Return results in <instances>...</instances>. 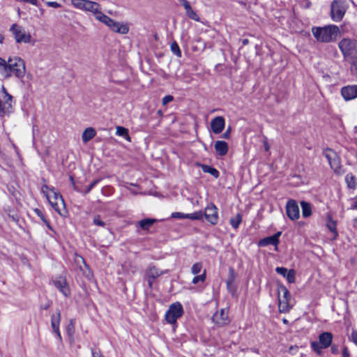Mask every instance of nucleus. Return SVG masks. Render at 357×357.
I'll return each mask as SVG.
<instances>
[{
    "mask_svg": "<svg viewBox=\"0 0 357 357\" xmlns=\"http://www.w3.org/2000/svg\"><path fill=\"white\" fill-rule=\"evenodd\" d=\"M312 33L317 42L322 43H334L341 36L340 29L335 24L312 26Z\"/></svg>",
    "mask_w": 357,
    "mask_h": 357,
    "instance_id": "f257e3e1",
    "label": "nucleus"
},
{
    "mask_svg": "<svg viewBox=\"0 0 357 357\" xmlns=\"http://www.w3.org/2000/svg\"><path fill=\"white\" fill-rule=\"evenodd\" d=\"M184 314V309L182 304L178 302L172 303L165 314V321L172 325L173 331H176L178 327V319L181 318Z\"/></svg>",
    "mask_w": 357,
    "mask_h": 357,
    "instance_id": "f03ea898",
    "label": "nucleus"
},
{
    "mask_svg": "<svg viewBox=\"0 0 357 357\" xmlns=\"http://www.w3.org/2000/svg\"><path fill=\"white\" fill-rule=\"evenodd\" d=\"M96 18L109 26L114 32L121 34H126L129 31V26L128 24L116 22L103 13H99L98 15L96 16Z\"/></svg>",
    "mask_w": 357,
    "mask_h": 357,
    "instance_id": "7ed1b4c3",
    "label": "nucleus"
},
{
    "mask_svg": "<svg viewBox=\"0 0 357 357\" xmlns=\"http://www.w3.org/2000/svg\"><path fill=\"white\" fill-rule=\"evenodd\" d=\"M8 65L10 66V69L7 70L6 78L10 77L12 73H14L17 78L24 77L26 72L25 63L20 57L16 56L14 59L8 58Z\"/></svg>",
    "mask_w": 357,
    "mask_h": 357,
    "instance_id": "20e7f679",
    "label": "nucleus"
},
{
    "mask_svg": "<svg viewBox=\"0 0 357 357\" xmlns=\"http://www.w3.org/2000/svg\"><path fill=\"white\" fill-rule=\"evenodd\" d=\"M333 335L331 332H322L319 335V342L312 341L310 343L312 349L318 355L322 354V349L328 348L333 342Z\"/></svg>",
    "mask_w": 357,
    "mask_h": 357,
    "instance_id": "39448f33",
    "label": "nucleus"
},
{
    "mask_svg": "<svg viewBox=\"0 0 357 357\" xmlns=\"http://www.w3.org/2000/svg\"><path fill=\"white\" fill-rule=\"evenodd\" d=\"M345 0H333L331 4L330 16L333 21L340 22L346 13Z\"/></svg>",
    "mask_w": 357,
    "mask_h": 357,
    "instance_id": "423d86ee",
    "label": "nucleus"
},
{
    "mask_svg": "<svg viewBox=\"0 0 357 357\" xmlns=\"http://www.w3.org/2000/svg\"><path fill=\"white\" fill-rule=\"evenodd\" d=\"M338 47L344 58H347L357 50V40L351 38H343L338 43Z\"/></svg>",
    "mask_w": 357,
    "mask_h": 357,
    "instance_id": "0eeeda50",
    "label": "nucleus"
},
{
    "mask_svg": "<svg viewBox=\"0 0 357 357\" xmlns=\"http://www.w3.org/2000/svg\"><path fill=\"white\" fill-rule=\"evenodd\" d=\"M9 31L13 33L17 43H31V36L27 33L25 29L18 25L13 24L9 29Z\"/></svg>",
    "mask_w": 357,
    "mask_h": 357,
    "instance_id": "6e6552de",
    "label": "nucleus"
},
{
    "mask_svg": "<svg viewBox=\"0 0 357 357\" xmlns=\"http://www.w3.org/2000/svg\"><path fill=\"white\" fill-rule=\"evenodd\" d=\"M228 313V308H222L220 312H216L212 317L213 322L218 327H222L228 325L231 321Z\"/></svg>",
    "mask_w": 357,
    "mask_h": 357,
    "instance_id": "1a4fd4ad",
    "label": "nucleus"
},
{
    "mask_svg": "<svg viewBox=\"0 0 357 357\" xmlns=\"http://www.w3.org/2000/svg\"><path fill=\"white\" fill-rule=\"evenodd\" d=\"M282 235V231H279L273 235L261 238L257 242L259 247H266L272 245L275 247L274 250L278 251V245L280 243V237Z\"/></svg>",
    "mask_w": 357,
    "mask_h": 357,
    "instance_id": "9d476101",
    "label": "nucleus"
},
{
    "mask_svg": "<svg viewBox=\"0 0 357 357\" xmlns=\"http://www.w3.org/2000/svg\"><path fill=\"white\" fill-rule=\"evenodd\" d=\"M286 213L287 217L295 220L300 217V210L297 202L295 199H289L286 204Z\"/></svg>",
    "mask_w": 357,
    "mask_h": 357,
    "instance_id": "9b49d317",
    "label": "nucleus"
},
{
    "mask_svg": "<svg viewBox=\"0 0 357 357\" xmlns=\"http://www.w3.org/2000/svg\"><path fill=\"white\" fill-rule=\"evenodd\" d=\"M54 287L64 296L68 298L70 295V289L65 277L58 276L53 280Z\"/></svg>",
    "mask_w": 357,
    "mask_h": 357,
    "instance_id": "f8f14e48",
    "label": "nucleus"
},
{
    "mask_svg": "<svg viewBox=\"0 0 357 357\" xmlns=\"http://www.w3.org/2000/svg\"><path fill=\"white\" fill-rule=\"evenodd\" d=\"M203 213L206 220L212 225H215L218 224V208L215 204L211 203L210 205H208Z\"/></svg>",
    "mask_w": 357,
    "mask_h": 357,
    "instance_id": "ddd939ff",
    "label": "nucleus"
},
{
    "mask_svg": "<svg viewBox=\"0 0 357 357\" xmlns=\"http://www.w3.org/2000/svg\"><path fill=\"white\" fill-rule=\"evenodd\" d=\"M340 93L345 101H349L357 98V84L347 85L342 87Z\"/></svg>",
    "mask_w": 357,
    "mask_h": 357,
    "instance_id": "4468645a",
    "label": "nucleus"
},
{
    "mask_svg": "<svg viewBox=\"0 0 357 357\" xmlns=\"http://www.w3.org/2000/svg\"><path fill=\"white\" fill-rule=\"evenodd\" d=\"M211 130L214 134L221 133L225 127V119L222 116L213 118L211 121Z\"/></svg>",
    "mask_w": 357,
    "mask_h": 357,
    "instance_id": "2eb2a0df",
    "label": "nucleus"
},
{
    "mask_svg": "<svg viewBox=\"0 0 357 357\" xmlns=\"http://www.w3.org/2000/svg\"><path fill=\"white\" fill-rule=\"evenodd\" d=\"M275 272L285 278L290 284L294 283L296 281V271L293 268L288 270L284 266H278L275 269Z\"/></svg>",
    "mask_w": 357,
    "mask_h": 357,
    "instance_id": "dca6fc26",
    "label": "nucleus"
},
{
    "mask_svg": "<svg viewBox=\"0 0 357 357\" xmlns=\"http://www.w3.org/2000/svg\"><path fill=\"white\" fill-rule=\"evenodd\" d=\"M164 219L158 220L153 218H146L140 220L137 222L136 226L141 228L142 230L145 231H149L150 227L155 223L163 221Z\"/></svg>",
    "mask_w": 357,
    "mask_h": 357,
    "instance_id": "f3484780",
    "label": "nucleus"
},
{
    "mask_svg": "<svg viewBox=\"0 0 357 357\" xmlns=\"http://www.w3.org/2000/svg\"><path fill=\"white\" fill-rule=\"evenodd\" d=\"M284 301H281L279 298V310L280 312L287 313L291 309L290 305H289V301L291 298V294L289 291H286L283 294Z\"/></svg>",
    "mask_w": 357,
    "mask_h": 357,
    "instance_id": "a211bd4d",
    "label": "nucleus"
},
{
    "mask_svg": "<svg viewBox=\"0 0 357 357\" xmlns=\"http://www.w3.org/2000/svg\"><path fill=\"white\" fill-rule=\"evenodd\" d=\"M214 148L217 155L225 156L228 152L229 145L225 141L218 140L215 143Z\"/></svg>",
    "mask_w": 357,
    "mask_h": 357,
    "instance_id": "6ab92c4d",
    "label": "nucleus"
},
{
    "mask_svg": "<svg viewBox=\"0 0 357 357\" xmlns=\"http://www.w3.org/2000/svg\"><path fill=\"white\" fill-rule=\"evenodd\" d=\"M61 319V310L57 308L56 309L55 314L51 315V327L52 332L55 333L59 331V326Z\"/></svg>",
    "mask_w": 357,
    "mask_h": 357,
    "instance_id": "aec40b11",
    "label": "nucleus"
},
{
    "mask_svg": "<svg viewBox=\"0 0 357 357\" xmlns=\"http://www.w3.org/2000/svg\"><path fill=\"white\" fill-rule=\"evenodd\" d=\"M196 166L201 167L202 170L204 173H208L213 176L215 178H218L220 176V172L213 166L197 162Z\"/></svg>",
    "mask_w": 357,
    "mask_h": 357,
    "instance_id": "412c9836",
    "label": "nucleus"
},
{
    "mask_svg": "<svg viewBox=\"0 0 357 357\" xmlns=\"http://www.w3.org/2000/svg\"><path fill=\"white\" fill-rule=\"evenodd\" d=\"M331 168L334 171L335 173L339 174L341 169L340 158L337 153L334 151L333 152V157L331 161L328 162Z\"/></svg>",
    "mask_w": 357,
    "mask_h": 357,
    "instance_id": "4be33fe9",
    "label": "nucleus"
},
{
    "mask_svg": "<svg viewBox=\"0 0 357 357\" xmlns=\"http://www.w3.org/2000/svg\"><path fill=\"white\" fill-rule=\"evenodd\" d=\"M326 227L333 234V239H336L338 236V232L337 231V222L332 218L331 215H328L326 218Z\"/></svg>",
    "mask_w": 357,
    "mask_h": 357,
    "instance_id": "5701e85b",
    "label": "nucleus"
},
{
    "mask_svg": "<svg viewBox=\"0 0 357 357\" xmlns=\"http://www.w3.org/2000/svg\"><path fill=\"white\" fill-rule=\"evenodd\" d=\"M162 274H164L163 271H159L153 264H151L146 270V278L155 280Z\"/></svg>",
    "mask_w": 357,
    "mask_h": 357,
    "instance_id": "b1692460",
    "label": "nucleus"
},
{
    "mask_svg": "<svg viewBox=\"0 0 357 357\" xmlns=\"http://www.w3.org/2000/svg\"><path fill=\"white\" fill-rule=\"evenodd\" d=\"M96 135L95 128L89 127L86 128L82 132V139L84 143H87L91 140Z\"/></svg>",
    "mask_w": 357,
    "mask_h": 357,
    "instance_id": "393cba45",
    "label": "nucleus"
},
{
    "mask_svg": "<svg viewBox=\"0 0 357 357\" xmlns=\"http://www.w3.org/2000/svg\"><path fill=\"white\" fill-rule=\"evenodd\" d=\"M99 6L100 5L96 2L86 0L84 10L92 12L96 15V16H98L99 13H102L98 9Z\"/></svg>",
    "mask_w": 357,
    "mask_h": 357,
    "instance_id": "a878e982",
    "label": "nucleus"
},
{
    "mask_svg": "<svg viewBox=\"0 0 357 357\" xmlns=\"http://www.w3.org/2000/svg\"><path fill=\"white\" fill-rule=\"evenodd\" d=\"M301 206L302 209V215L303 218H309L312 215V205L307 201H301Z\"/></svg>",
    "mask_w": 357,
    "mask_h": 357,
    "instance_id": "bb28decb",
    "label": "nucleus"
},
{
    "mask_svg": "<svg viewBox=\"0 0 357 357\" xmlns=\"http://www.w3.org/2000/svg\"><path fill=\"white\" fill-rule=\"evenodd\" d=\"M116 135L120 137H123L128 142H131V137L129 135V130L128 128L123 126H116Z\"/></svg>",
    "mask_w": 357,
    "mask_h": 357,
    "instance_id": "cd10ccee",
    "label": "nucleus"
},
{
    "mask_svg": "<svg viewBox=\"0 0 357 357\" xmlns=\"http://www.w3.org/2000/svg\"><path fill=\"white\" fill-rule=\"evenodd\" d=\"M345 181L349 189H355L356 188V176L352 173H349L345 176Z\"/></svg>",
    "mask_w": 357,
    "mask_h": 357,
    "instance_id": "c85d7f7f",
    "label": "nucleus"
},
{
    "mask_svg": "<svg viewBox=\"0 0 357 357\" xmlns=\"http://www.w3.org/2000/svg\"><path fill=\"white\" fill-rule=\"evenodd\" d=\"M242 214L240 213H238L235 217L231 218L229 220L230 225L231 227L236 229L239 227L241 222H242Z\"/></svg>",
    "mask_w": 357,
    "mask_h": 357,
    "instance_id": "c756f323",
    "label": "nucleus"
},
{
    "mask_svg": "<svg viewBox=\"0 0 357 357\" xmlns=\"http://www.w3.org/2000/svg\"><path fill=\"white\" fill-rule=\"evenodd\" d=\"M1 100H3V103L8 108H10V109H13L14 111L13 106V96L12 95H10L8 93H6V94L2 96Z\"/></svg>",
    "mask_w": 357,
    "mask_h": 357,
    "instance_id": "7c9ffc66",
    "label": "nucleus"
},
{
    "mask_svg": "<svg viewBox=\"0 0 357 357\" xmlns=\"http://www.w3.org/2000/svg\"><path fill=\"white\" fill-rule=\"evenodd\" d=\"M186 16L190 20H195L196 22H199L200 19L196 11H195L192 6L186 8L185 10Z\"/></svg>",
    "mask_w": 357,
    "mask_h": 357,
    "instance_id": "2f4dec72",
    "label": "nucleus"
},
{
    "mask_svg": "<svg viewBox=\"0 0 357 357\" xmlns=\"http://www.w3.org/2000/svg\"><path fill=\"white\" fill-rule=\"evenodd\" d=\"M204 213L202 211H195L192 213H186V219L192 220H201L203 219Z\"/></svg>",
    "mask_w": 357,
    "mask_h": 357,
    "instance_id": "473e14b6",
    "label": "nucleus"
},
{
    "mask_svg": "<svg viewBox=\"0 0 357 357\" xmlns=\"http://www.w3.org/2000/svg\"><path fill=\"white\" fill-rule=\"evenodd\" d=\"M9 69L10 66L8 65V61L6 62L5 59L0 57V74L6 78L7 70Z\"/></svg>",
    "mask_w": 357,
    "mask_h": 357,
    "instance_id": "72a5a7b5",
    "label": "nucleus"
},
{
    "mask_svg": "<svg viewBox=\"0 0 357 357\" xmlns=\"http://www.w3.org/2000/svg\"><path fill=\"white\" fill-rule=\"evenodd\" d=\"M170 50L172 52L175 54L177 57L182 56V52L180 49V47L176 40H174L170 45Z\"/></svg>",
    "mask_w": 357,
    "mask_h": 357,
    "instance_id": "f704fd0d",
    "label": "nucleus"
},
{
    "mask_svg": "<svg viewBox=\"0 0 357 357\" xmlns=\"http://www.w3.org/2000/svg\"><path fill=\"white\" fill-rule=\"evenodd\" d=\"M235 279H236L235 271L232 267H229L227 279L226 280V285L229 286V284H233Z\"/></svg>",
    "mask_w": 357,
    "mask_h": 357,
    "instance_id": "c9c22d12",
    "label": "nucleus"
},
{
    "mask_svg": "<svg viewBox=\"0 0 357 357\" xmlns=\"http://www.w3.org/2000/svg\"><path fill=\"white\" fill-rule=\"evenodd\" d=\"M101 181V178H96L94 179L84 190L83 192H82V194L83 195H86L87 194H89L91 190L97 185L100 183V181Z\"/></svg>",
    "mask_w": 357,
    "mask_h": 357,
    "instance_id": "e433bc0d",
    "label": "nucleus"
},
{
    "mask_svg": "<svg viewBox=\"0 0 357 357\" xmlns=\"http://www.w3.org/2000/svg\"><path fill=\"white\" fill-rule=\"evenodd\" d=\"M206 279V270L204 271V273L199 275H195L192 281V283L194 284H197L199 282H204Z\"/></svg>",
    "mask_w": 357,
    "mask_h": 357,
    "instance_id": "4c0bfd02",
    "label": "nucleus"
},
{
    "mask_svg": "<svg viewBox=\"0 0 357 357\" xmlns=\"http://www.w3.org/2000/svg\"><path fill=\"white\" fill-rule=\"evenodd\" d=\"M72 5L77 8L84 10L86 0H72Z\"/></svg>",
    "mask_w": 357,
    "mask_h": 357,
    "instance_id": "58836bf2",
    "label": "nucleus"
},
{
    "mask_svg": "<svg viewBox=\"0 0 357 357\" xmlns=\"http://www.w3.org/2000/svg\"><path fill=\"white\" fill-rule=\"evenodd\" d=\"M202 269V262H196L195 263L192 268H191V272L193 275H197L201 272Z\"/></svg>",
    "mask_w": 357,
    "mask_h": 357,
    "instance_id": "ea45409f",
    "label": "nucleus"
},
{
    "mask_svg": "<svg viewBox=\"0 0 357 357\" xmlns=\"http://www.w3.org/2000/svg\"><path fill=\"white\" fill-rule=\"evenodd\" d=\"M66 333L68 336L72 337L75 333V325L73 319H70L69 324L66 327Z\"/></svg>",
    "mask_w": 357,
    "mask_h": 357,
    "instance_id": "a19ab883",
    "label": "nucleus"
},
{
    "mask_svg": "<svg viewBox=\"0 0 357 357\" xmlns=\"http://www.w3.org/2000/svg\"><path fill=\"white\" fill-rule=\"evenodd\" d=\"M52 305V301L46 298L45 301L41 302L40 305V310H47L49 309Z\"/></svg>",
    "mask_w": 357,
    "mask_h": 357,
    "instance_id": "79ce46f5",
    "label": "nucleus"
},
{
    "mask_svg": "<svg viewBox=\"0 0 357 357\" xmlns=\"http://www.w3.org/2000/svg\"><path fill=\"white\" fill-rule=\"evenodd\" d=\"M50 190L51 192H52L54 194V199L58 200L59 199L61 200V203L65 206L64 199H63L62 195H61V193L59 192L56 191L55 188L52 186L51 187V188H50Z\"/></svg>",
    "mask_w": 357,
    "mask_h": 357,
    "instance_id": "37998d69",
    "label": "nucleus"
},
{
    "mask_svg": "<svg viewBox=\"0 0 357 357\" xmlns=\"http://www.w3.org/2000/svg\"><path fill=\"white\" fill-rule=\"evenodd\" d=\"M335 151L333 150L331 148H326L323 150V155L325 156V158L327 159L328 162H329L333 157V152Z\"/></svg>",
    "mask_w": 357,
    "mask_h": 357,
    "instance_id": "c03bdc74",
    "label": "nucleus"
},
{
    "mask_svg": "<svg viewBox=\"0 0 357 357\" xmlns=\"http://www.w3.org/2000/svg\"><path fill=\"white\" fill-rule=\"evenodd\" d=\"M93 223L97 226L104 227L106 225V223L101 220L100 216L99 215H96L93 219Z\"/></svg>",
    "mask_w": 357,
    "mask_h": 357,
    "instance_id": "a18cd8bd",
    "label": "nucleus"
},
{
    "mask_svg": "<svg viewBox=\"0 0 357 357\" xmlns=\"http://www.w3.org/2000/svg\"><path fill=\"white\" fill-rule=\"evenodd\" d=\"M169 218L186 219V213H183L181 212H174L171 214Z\"/></svg>",
    "mask_w": 357,
    "mask_h": 357,
    "instance_id": "49530a36",
    "label": "nucleus"
},
{
    "mask_svg": "<svg viewBox=\"0 0 357 357\" xmlns=\"http://www.w3.org/2000/svg\"><path fill=\"white\" fill-rule=\"evenodd\" d=\"M277 289H278V297H280V291H282L284 294L286 291H289L287 289V288L280 281L277 282Z\"/></svg>",
    "mask_w": 357,
    "mask_h": 357,
    "instance_id": "de8ad7c7",
    "label": "nucleus"
},
{
    "mask_svg": "<svg viewBox=\"0 0 357 357\" xmlns=\"http://www.w3.org/2000/svg\"><path fill=\"white\" fill-rule=\"evenodd\" d=\"M34 213L40 218V220L44 222L47 220V218L45 217L43 212L38 208H36L33 209Z\"/></svg>",
    "mask_w": 357,
    "mask_h": 357,
    "instance_id": "09e8293b",
    "label": "nucleus"
},
{
    "mask_svg": "<svg viewBox=\"0 0 357 357\" xmlns=\"http://www.w3.org/2000/svg\"><path fill=\"white\" fill-rule=\"evenodd\" d=\"M8 192L14 197L17 198V195L19 194L18 190L13 186L10 185L7 187Z\"/></svg>",
    "mask_w": 357,
    "mask_h": 357,
    "instance_id": "8fccbe9b",
    "label": "nucleus"
},
{
    "mask_svg": "<svg viewBox=\"0 0 357 357\" xmlns=\"http://www.w3.org/2000/svg\"><path fill=\"white\" fill-rule=\"evenodd\" d=\"M174 100V96L172 95H167L165 97H163L162 100V103L163 105H166L170 102Z\"/></svg>",
    "mask_w": 357,
    "mask_h": 357,
    "instance_id": "3c124183",
    "label": "nucleus"
},
{
    "mask_svg": "<svg viewBox=\"0 0 357 357\" xmlns=\"http://www.w3.org/2000/svg\"><path fill=\"white\" fill-rule=\"evenodd\" d=\"M52 207L61 215H62L59 207L58 206L57 202H53V201L51 200L50 197H49V199H47Z\"/></svg>",
    "mask_w": 357,
    "mask_h": 357,
    "instance_id": "603ef678",
    "label": "nucleus"
},
{
    "mask_svg": "<svg viewBox=\"0 0 357 357\" xmlns=\"http://www.w3.org/2000/svg\"><path fill=\"white\" fill-rule=\"evenodd\" d=\"M50 188H51V187H50L47 184H44L42 185L41 191H42L43 194L46 197L47 199H49V197H50L47 190H50Z\"/></svg>",
    "mask_w": 357,
    "mask_h": 357,
    "instance_id": "864d4df0",
    "label": "nucleus"
},
{
    "mask_svg": "<svg viewBox=\"0 0 357 357\" xmlns=\"http://www.w3.org/2000/svg\"><path fill=\"white\" fill-rule=\"evenodd\" d=\"M46 4L49 7L54 8H59L61 7V5L56 1H47Z\"/></svg>",
    "mask_w": 357,
    "mask_h": 357,
    "instance_id": "5fc2aeb1",
    "label": "nucleus"
},
{
    "mask_svg": "<svg viewBox=\"0 0 357 357\" xmlns=\"http://www.w3.org/2000/svg\"><path fill=\"white\" fill-rule=\"evenodd\" d=\"M178 1L183 6L185 10L191 6L190 3L188 0H178Z\"/></svg>",
    "mask_w": 357,
    "mask_h": 357,
    "instance_id": "6e6d98bb",
    "label": "nucleus"
},
{
    "mask_svg": "<svg viewBox=\"0 0 357 357\" xmlns=\"http://www.w3.org/2000/svg\"><path fill=\"white\" fill-rule=\"evenodd\" d=\"M231 128L229 126V127L227 128L226 131L222 134V137H223L225 139H229L230 135H231Z\"/></svg>",
    "mask_w": 357,
    "mask_h": 357,
    "instance_id": "4d7b16f0",
    "label": "nucleus"
},
{
    "mask_svg": "<svg viewBox=\"0 0 357 357\" xmlns=\"http://www.w3.org/2000/svg\"><path fill=\"white\" fill-rule=\"evenodd\" d=\"M227 291L231 294L232 296H234L236 291V287H234L233 284H229V286H227Z\"/></svg>",
    "mask_w": 357,
    "mask_h": 357,
    "instance_id": "13d9d810",
    "label": "nucleus"
},
{
    "mask_svg": "<svg viewBox=\"0 0 357 357\" xmlns=\"http://www.w3.org/2000/svg\"><path fill=\"white\" fill-rule=\"evenodd\" d=\"M351 338L352 342L357 345V331H353L351 332Z\"/></svg>",
    "mask_w": 357,
    "mask_h": 357,
    "instance_id": "bf43d9fd",
    "label": "nucleus"
},
{
    "mask_svg": "<svg viewBox=\"0 0 357 357\" xmlns=\"http://www.w3.org/2000/svg\"><path fill=\"white\" fill-rule=\"evenodd\" d=\"M92 357H104L100 350L92 349L91 351Z\"/></svg>",
    "mask_w": 357,
    "mask_h": 357,
    "instance_id": "052dcab7",
    "label": "nucleus"
},
{
    "mask_svg": "<svg viewBox=\"0 0 357 357\" xmlns=\"http://www.w3.org/2000/svg\"><path fill=\"white\" fill-rule=\"evenodd\" d=\"M76 256H77V257H78V258H79V259H81V261H82V262L83 263V264H84V267H85L86 269L90 270V266H89V265L86 262L85 259H84L82 256H81V255H77V254H76Z\"/></svg>",
    "mask_w": 357,
    "mask_h": 357,
    "instance_id": "680f3d73",
    "label": "nucleus"
},
{
    "mask_svg": "<svg viewBox=\"0 0 357 357\" xmlns=\"http://www.w3.org/2000/svg\"><path fill=\"white\" fill-rule=\"evenodd\" d=\"M342 354L343 357H349L350 356V353L347 347H343Z\"/></svg>",
    "mask_w": 357,
    "mask_h": 357,
    "instance_id": "e2e57ef3",
    "label": "nucleus"
},
{
    "mask_svg": "<svg viewBox=\"0 0 357 357\" xmlns=\"http://www.w3.org/2000/svg\"><path fill=\"white\" fill-rule=\"evenodd\" d=\"M43 223L46 225V227L48 228V229L52 231L53 232L55 233V231L54 229H53L50 222L49 220H46L45 221L43 222Z\"/></svg>",
    "mask_w": 357,
    "mask_h": 357,
    "instance_id": "0e129e2a",
    "label": "nucleus"
},
{
    "mask_svg": "<svg viewBox=\"0 0 357 357\" xmlns=\"http://www.w3.org/2000/svg\"><path fill=\"white\" fill-rule=\"evenodd\" d=\"M146 280H147L148 286H149V289H153V284L154 279H151L149 278H146Z\"/></svg>",
    "mask_w": 357,
    "mask_h": 357,
    "instance_id": "69168bd1",
    "label": "nucleus"
},
{
    "mask_svg": "<svg viewBox=\"0 0 357 357\" xmlns=\"http://www.w3.org/2000/svg\"><path fill=\"white\" fill-rule=\"evenodd\" d=\"M331 352L333 354H338V348H337V347L335 346V345H333L331 347Z\"/></svg>",
    "mask_w": 357,
    "mask_h": 357,
    "instance_id": "338daca9",
    "label": "nucleus"
},
{
    "mask_svg": "<svg viewBox=\"0 0 357 357\" xmlns=\"http://www.w3.org/2000/svg\"><path fill=\"white\" fill-rule=\"evenodd\" d=\"M243 45H247L249 44L250 41L248 38H243L241 40Z\"/></svg>",
    "mask_w": 357,
    "mask_h": 357,
    "instance_id": "774afa93",
    "label": "nucleus"
}]
</instances>
